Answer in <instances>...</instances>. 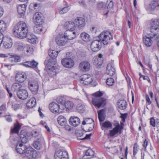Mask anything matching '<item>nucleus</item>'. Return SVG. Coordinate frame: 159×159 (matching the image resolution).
<instances>
[{
    "label": "nucleus",
    "instance_id": "1",
    "mask_svg": "<svg viewBox=\"0 0 159 159\" xmlns=\"http://www.w3.org/2000/svg\"><path fill=\"white\" fill-rule=\"evenodd\" d=\"M13 31L16 37L20 39L25 38L29 32V26L24 21H19L14 26Z\"/></svg>",
    "mask_w": 159,
    "mask_h": 159
},
{
    "label": "nucleus",
    "instance_id": "2",
    "mask_svg": "<svg viewBox=\"0 0 159 159\" xmlns=\"http://www.w3.org/2000/svg\"><path fill=\"white\" fill-rule=\"evenodd\" d=\"M30 134L25 130H22L20 132V138L16 137H10V141L11 143L13 144L19 145L20 143V140L21 142L24 143H26L28 141Z\"/></svg>",
    "mask_w": 159,
    "mask_h": 159
},
{
    "label": "nucleus",
    "instance_id": "3",
    "mask_svg": "<svg viewBox=\"0 0 159 159\" xmlns=\"http://www.w3.org/2000/svg\"><path fill=\"white\" fill-rule=\"evenodd\" d=\"M103 95V93L99 91L92 94V102L95 107L99 108L101 106L106 103V99L100 98Z\"/></svg>",
    "mask_w": 159,
    "mask_h": 159
},
{
    "label": "nucleus",
    "instance_id": "4",
    "mask_svg": "<svg viewBox=\"0 0 159 159\" xmlns=\"http://www.w3.org/2000/svg\"><path fill=\"white\" fill-rule=\"evenodd\" d=\"M99 38L104 45H107L109 41L112 39V36L110 32L106 31L102 32L99 35Z\"/></svg>",
    "mask_w": 159,
    "mask_h": 159
},
{
    "label": "nucleus",
    "instance_id": "5",
    "mask_svg": "<svg viewBox=\"0 0 159 159\" xmlns=\"http://www.w3.org/2000/svg\"><path fill=\"white\" fill-rule=\"evenodd\" d=\"M55 63V61L52 59H49L45 61V64L47 66L48 69L53 73H56L59 72V69L58 67L56 66Z\"/></svg>",
    "mask_w": 159,
    "mask_h": 159
},
{
    "label": "nucleus",
    "instance_id": "6",
    "mask_svg": "<svg viewBox=\"0 0 159 159\" xmlns=\"http://www.w3.org/2000/svg\"><path fill=\"white\" fill-rule=\"evenodd\" d=\"M80 82L84 85H88L93 80V78L90 75L84 74L80 77Z\"/></svg>",
    "mask_w": 159,
    "mask_h": 159
},
{
    "label": "nucleus",
    "instance_id": "7",
    "mask_svg": "<svg viewBox=\"0 0 159 159\" xmlns=\"http://www.w3.org/2000/svg\"><path fill=\"white\" fill-rule=\"evenodd\" d=\"M123 123H120V125L119 123L113 128L112 129L110 130L109 133L108 134V136L111 137L114 136L116 134H118L119 132L121 133V130L123 129Z\"/></svg>",
    "mask_w": 159,
    "mask_h": 159
},
{
    "label": "nucleus",
    "instance_id": "8",
    "mask_svg": "<svg viewBox=\"0 0 159 159\" xmlns=\"http://www.w3.org/2000/svg\"><path fill=\"white\" fill-rule=\"evenodd\" d=\"M61 63L62 65L66 68H70L74 65V62L71 57H66L62 59Z\"/></svg>",
    "mask_w": 159,
    "mask_h": 159
},
{
    "label": "nucleus",
    "instance_id": "9",
    "mask_svg": "<svg viewBox=\"0 0 159 159\" xmlns=\"http://www.w3.org/2000/svg\"><path fill=\"white\" fill-rule=\"evenodd\" d=\"M57 44L59 46H64L67 43V40L65 36L59 34L56 37L55 39Z\"/></svg>",
    "mask_w": 159,
    "mask_h": 159
},
{
    "label": "nucleus",
    "instance_id": "10",
    "mask_svg": "<svg viewBox=\"0 0 159 159\" xmlns=\"http://www.w3.org/2000/svg\"><path fill=\"white\" fill-rule=\"evenodd\" d=\"M80 70L83 72L88 71L90 68V65L89 63L87 61H84L81 62L79 65Z\"/></svg>",
    "mask_w": 159,
    "mask_h": 159
},
{
    "label": "nucleus",
    "instance_id": "11",
    "mask_svg": "<svg viewBox=\"0 0 159 159\" xmlns=\"http://www.w3.org/2000/svg\"><path fill=\"white\" fill-rule=\"evenodd\" d=\"M101 48V42L98 40H94L92 42L91 44V48L93 52L98 51Z\"/></svg>",
    "mask_w": 159,
    "mask_h": 159
},
{
    "label": "nucleus",
    "instance_id": "12",
    "mask_svg": "<svg viewBox=\"0 0 159 159\" xmlns=\"http://www.w3.org/2000/svg\"><path fill=\"white\" fill-rule=\"evenodd\" d=\"M75 21L76 27L78 28H82L85 25V20L82 17H77L75 19Z\"/></svg>",
    "mask_w": 159,
    "mask_h": 159
},
{
    "label": "nucleus",
    "instance_id": "13",
    "mask_svg": "<svg viewBox=\"0 0 159 159\" xmlns=\"http://www.w3.org/2000/svg\"><path fill=\"white\" fill-rule=\"evenodd\" d=\"M55 159H68V153L65 151H58L55 153Z\"/></svg>",
    "mask_w": 159,
    "mask_h": 159
},
{
    "label": "nucleus",
    "instance_id": "14",
    "mask_svg": "<svg viewBox=\"0 0 159 159\" xmlns=\"http://www.w3.org/2000/svg\"><path fill=\"white\" fill-rule=\"evenodd\" d=\"M25 154L26 157L29 159L34 158L36 157V151H34L33 148L30 147L27 148Z\"/></svg>",
    "mask_w": 159,
    "mask_h": 159
},
{
    "label": "nucleus",
    "instance_id": "15",
    "mask_svg": "<svg viewBox=\"0 0 159 159\" xmlns=\"http://www.w3.org/2000/svg\"><path fill=\"white\" fill-rule=\"evenodd\" d=\"M103 61L102 55L99 54L98 56H95L93 58V64L97 67H99L102 65Z\"/></svg>",
    "mask_w": 159,
    "mask_h": 159
},
{
    "label": "nucleus",
    "instance_id": "16",
    "mask_svg": "<svg viewBox=\"0 0 159 159\" xmlns=\"http://www.w3.org/2000/svg\"><path fill=\"white\" fill-rule=\"evenodd\" d=\"M17 96L20 99L25 100L28 97V94L26 90L22 89L18 90L17 93Z\"/></svg>",
    "mask_w": 159,
    "mask_h": 159
},
{
    "label": "nucleus",
    "instance_id": "17",
    "mask_svg": "<svg viewBox=\"0 0 159 159\" xmlns=\"http://www.w3.org/2000/svg\"><path fill=\"white\" fill-rule=\"evenodd\" d=\"M33 19L34 23L37 25H41L43 22V19L41 13H35L34 15Z\"/></svg>",
    "mask_w": 159,
    "mask_h": 159
},
{
    "label": "nucleus",
    "instance_id": "18",
    "mask_svg": "<svg viewBox=\"0 0 159 159\" xmlns=\"http://www.w3.org/2000/svg\"><path fill=\"white\" fill-rule=\"evenodd\" d=\"M30 90L32 92L37 93L39 89V85L37 81H29L28 83Z\"/></svg>",
    "mask_w": 159,
    "mask_h": 159
},
{
    "label": "nucleus",
    "instance_id": "19",
    "mask_svg": "<svg viewBox=\"0 0 159 159\" xmlns=\"http://www.w3.org/2000/svg\"><path fill=\"white\" fill-rule=\"evenodd\" d=\"M3 45L6 48H11L12 45L11 39L9 36H5L3 40Z\"/></svg>",
    "mask_w": 159,
    "mask_h": 159
},
{
    "label": "nucleus",
    "instance_id": "20",
    "mask_svg": "<svg viewBox=\"0 0 159 159\" xmlns=\"http://www.w3.org/2000/svg\"><path fill=\"white\" fill-rule=\"evenodd\" d=\"M64 35L67 40H72L76 37V33L74 30H67L65 33Z\"/></svg>",
    "mask_w": 159,
    "mask_h": 159
},
{
    "label": "nucleus",
    "instance_id": "21",
    "mask_svg": "<svg viewBox=\"0 0 159 159\" xmlns=\"http://www.w3.org/2000/svg\"><path fill=\"white\" fill-rule=\"evenodd\" d=\"M23 66L26 67H32L36 68L38 63L36 62L34 60L32 61H26L25 62L21 63Z\"/></svg>",
    "mask_w": 159,
    "mask_h": 159
},
{
    "label": "nucleus",
    "instance_id": "22",
    "mask_svg": "<svg viewBox=\"0 0 159 159\" xmlns=\"http://www.w3.org/2000/svg\"><path fill=\"white\" fill-rule=\"evenodd\" d=\"M49 108L53 113H57L59 111V104L55 102L50 103L49 105Z\"/></svg>",
    "mask_w": 159,
    "mask_h": 159
},
{
    "label": "nucleus",
    "instance_id": "23",
    "mask_svg": "<svg viewBox=\"0 0 159 159\" xmlns=\"http://www.w3.org/2000/svg\"><path fill=\"white\" fill-rule=\"evenodd\" d=\"M27 148L25 146L21 143L16 145V150L17 153L21 154L25 153Z\"/></svg>",
    "mask_w": 159,
    "mask_h": 159
},
{
    "label": "nucleus",
    "instance_id": "24",
    "mask_svg": "<svg viewBox=\"0 0 159 159\" xmlns=\"http://www.w3.org/2000/svg\"><path fill=\"white\" fill-rule=\"evenodd\" d=\"M70 123L72 126L76 127L80 123V119L77 117L71 116L69 120Z\"/></svg>",
    "mask_w": 159,
    "mask_h": 159
},
{
    "label": "nucleus",
    "instance_id": "25",
    "mask_svg": "<svg viewBox=\"0 0 159 159\" xmlns=\"http://www.w3.org/2000/svg\"><path fill=\"white\" fill-rule=\"evenodd\" d=\"M115 71L113 65L111 63L108 64L107 67L106 73L110 76H112L115 74Z\"/></svg>",
    "mask_w": 159,
    "mask_h": 159
},
{
    "label": "nucleus",
    "instance_id": "26",
    "mask_svg": "<svg viewBox=\"0 0 159 159\" xmlns=\"http://www.w3.org/2000/svg\"><path fill=\"white\" fill-rule=\"evenodd\" d=\"M26 6L25 4L20 5L17 7V11L18 14L21 16H23L26 10Z\"/></svg>",
    "mask_w": 159,
    "mask_h": 159
},
{
    "label": "nucleus",
    "instance_id": "27",
    "mask_svg": "<svg viewBox=\"0 0 159 159\" xmlns=\"http://www.w3.org/2000/svg\"><path fill=\"white\" fill-rule=\"evenodd\" d=\"M26 78V74L24 73H19L16 74L15 76V79L16 80L22 83L24 82Z\"/></svg>",
    "mask_w": 159,
    "mask_h": 159
},
{
    "label": "nucleus",
    "instance_id": "28",
    "mask_svg": "<svg viewBox=\"0 0 159 159\" xmlns=\"http://www.w3.org/2000/svg\"><path fill=\"white\" fill-rule=\"evenodd\" d=\"M65 27L67 30H74L76 26L75 23L71 21L66 22L65 25Z\"/></svg>",
    "mask_w": 159,
    "mask_h": 159
},
{
    "label": "nucleus",
    "instance_id": "29",
    "mask_svg": "<svg viewBox=\"0 0 159 159\" xmlns=\"http://www.w3.org/2000/svg\"><path fill=\"white\" fill-rule=\"evenodd\" d=\"M34 32L37 33L41 34L44 33L46 29L40 25H37L34 28Z\"/></svg>",
    "mask_w": 159,
    "mask_h": 159
},
{
    "label": "nucleus",
    "instance_id": "30",
    "mask_svg": "<svg viewBox=\"0 0 159 159\" xmlns=\"http://www.w3.org/2000/svg\"><path fill=\"white\" fill-rule=\"evenodd\" d=\"M153 35H151L150 37H145L143 38V41L145 45L148 47H150L152 44V41L151 39L155 40L154 39L152 38L151 37H152Z\"/></svg>",
    "mask_w": 159,
    "mask_h": 159
},
{
    "label": "nucleus",
    "instance_id": "31",
    "mask_svg": "<svg viewBox=\"0 0 159 159\" xmlns=\"http://www.w3.org/2000/svg\"><path fill=\"white\" fill-rule=\"evenodd\" d=\"M117 105L119 108L121 110L125 109L127 106L126 101L122 99L119 100L117 102Z\"/></svg>",
    "mask_w": 159,
    "mask_h": 159
},
{
    "label": "nucleus",
    "instance_id": "32",
    "mask_svg": "<svg viewBox=\"0 0 159 159\" xmlns=\"http://www.w3.org/2000/svg\"><path fill=\"white\" fill-rule=\"evenodd\" d=\"M159 30V21L156 20L153 21L151 24V31L153 32L155 30Z\"/></svg>",
    "mask_w": 159,
    "mask_h": 159
},
{
    "label": "nucleus",
    "instance_id": "33",
    "mask_svg": "<svg viewBox=\"0 0 159 159\" xmlns=\"http://www.w3.org/2000/svg\"><path fill=\"white\" fill-rule=\"evenodd\" d=\"M57 120L58 124L62 126H65L66 124V119L62 116H59Z\"/></svg>",
    "mask_w": 159,
    "mask_h": 159
},
{
    "label": "nucleus",
    "instance_id": "34",
    "mask_svg": "<svg viewBox=\"0 0 159 159\" xmlns=\"http://www.w3.org/2000/svg\"><path fill=\"white\" fill-rule=\"evenodd\" d=\"M21 125L17 121L16 123L14 124V127L11 128V132L13 133L18 134Z\"/></svg>",
    "mask_w": 159,
    "mask_h": 159
},
{
    "label": "nucleus",
    "instance_id": "35",
    "mask_svg": "<svg viewBox=\"0 0 159 159\" xmlns=\"http://www.w3.org/2000/svg\"><path fill=\"white\" fill-rule=\"evenodd\" d=\"M27 40L31 44L35 43L37 38L36 36L33 34H30L27 36Z\"/></svg>",
    "mask_w": 159,
    "mask_h": 159
},
{
    "label": "nucleus",
    "instance_id": "36",
    "mask_svg": "<svg viewBox=\"0 0 159 159\" xmlns=\"http://www.w3.org/2000/svg\"><path fill=\"white\" fill-rule=\"evenodd\" d=\"M36 104V101L35 98L32 97L27 102L26 106L29 108H31L34 107Z\"/></svg>",
    "mask_w": 159,
    "mask_h": 159
},
{
    "label": "nucleus",
    "instance_id": "37",
    "mask_svg": "<svg viewBox=\"0 0 159 159\" xmlns=\"http://www.w3.org/2000/svg\"><path fill=\"white\" fill-rule=\"evenodd\" d=\"M80 37L82 39L86 42H89L90 40V36L87 33L83 32L80 34Z\"/></svg>",
    "mask_w": 159,
    "mask_h": 159
},
{
    "label": "nucleus",
    "instance_id": "38",
    "mask_svg": "<svg viewBox=\"0 0 159 159\" xmlns=\"http://www.w3.org/2000/svg\"><path fill=\"white\" fill-rule=\"evenodd\" d=\"M10 60L12 62H16L20 61L21 59L19 56L13 53H11Z\"/></svg>",
    "mask_w": 159,
    "mask_h": 159
},
{
    "label": "nucleus",
    "instance_id": "39",
    "mask_svg": "<svg viewBox=\"0 0 159 159\" xmlns=\"http://www.w3.org/2000/svg\"><path fill=\"white\" fill-rule=\"evenodd\" d=\"M159 0H156V1H151L149 4V7L152 9H159V3L157 1Z\"/></svg>",
    "mask_w": 159,
    "mask_h": 159
},
{
    "label": "nucleus",
    "instance_id": "40",
    "mask_svg": "<svg viewBox=\"0 0 159 159\" xmlns=\"http://www.w3.org/2000/svg\"><path fill=\"white\" fill-rule=\"evenodd\" d=\"M112 127L111 123L109 121H105L102 124V129H111Z\"/></svg>",
    "mask_w": 159,
    "mask_h": 159
},
{
    "label": "nucleus",
    "instance_id": "41",
    "mask_svg": "<svg viewBox=\"0 0 159 159\" xmlns=\"http://www.w3.org/2000/svg\"><path fill=\"white\" fill-rule=\"evenodd\" d=\"M34 50V48L32 46L27 45L24 47V52L25 53H26V52L27 54L32 53Z\"/></svg>",
    "mask_w": 159,
    "mask_h": 159
},
{
    "label": "nucleus",
    "instance_id": "42",
    "mask_svg": "<svg viewBox=\"0 0 159 159\" xmlns=\"http://www.w3.org/2000/svg\"><path fill=\"white\" fill-rule=\"evenodd\" d=\"M22 87V85L17 83H14L11 86V90L13 91H16L19 90H21L20 89Z\"/></svg>",
    "mask_w": 159,
    "mask_h": 159
},
{
    "label": "nucleus",
    "instance_id": "43",
    "mask_svg": "<svg viewBox=\"0 0 159 159\" xmlns=\"http://www.w3.org/2000/svg\"><path fill=\"white\" fill-rule=\"evenodd\" d=\"M94 154V152L91 149H89L87 150L85 152V155L83 157L84 159H86L85 158L86 156H88L87 158H91L93 157Z\"/></svg>",
    "mask_w": 159,
    "mask_h": 159
},
{
    "label": "nucleus",
    "instance_id": "44",
    "mask_svg": "<svg viewBox=\"0 0 159 159\" xmlns=\"http://www.w3.org/2000/svg\"><path fill=\"white\" fill-rule=\"evenodd\" d=\"M65 105L66 109H71L74 107V104L72 101H66L65 102Z\"/></svg>",
    "mask_w": 159,
    "mask_h": 159
},
{
    "label": "nucleus",
    "instance_id": "45",
    "mask_svg": "<svg viewBox=\"0 0 159 159\" xmlns=\"http://www.w3.org/2000/svg\"><path fill=\"white\" fill-rule=\"evenodd\" d=\"M58 54V51H56L53 50H50L48 51L49 55L52 58H56L57 57Z\"/></svg>",
    "mask_w": 159,
    "mask_h": 159
},
{
    "label": "nucleus",
    "instance_id": "46",
    "mask_svg": "<svg viewBox=\"0 0 159 159\" xmlns=\"http://www.w3.org/2000/svg\"><path fill=\"white\" fill-rule=\"evenodd\" d=\"M6 24L2 20H0V32H3L6 30Z\"/></svg>",
    "mask_w": 159,
    "mask_h": 159
},
{
    "label": "nucleus",
    "instance_id": "47",
    "mask_svg": "<svg viewBox=\"0 0 159 159\" xmlns=\"http://www.w3.org/2000/svg\"><path fill=\"white\" fill-rule=\"evenodd\" d=\"M76 109L79 112H83L84 110V106L82 104H79L77 105Z\"/></svg>",
    "mask_w": 159,
    "mask_h": 159
},
{
    "label": "nucleus",
    "instance_id": "48",
    "mask_svg": "<svg viewBox=\"0 0 159 159\" xmlns=\"http://www.w3.org/2000/svg\"><path fill=\"white\" fill-rule=\"evenodd\" d=\"M98 116L99 120L100 121H103L105 119L103 116V111L100 110L98 112Z\"/></svg>",
    "mask_w": 159,
    "mask_h": 159
},
{
    "label": "nucleus",
    "instance_id": "49",
    "mask_svg": "<svg viewBox=\"0 0 159 159\" xmlns=\"http://www.w3.org/2000/svg\"><path fill=\"white\" fill-rule=\"evenodd\" d=\"M114 80L111 78H108L106 81L107 85L109 86H112L114 83Z\"/></svg>",
    "mask_w": 159,
    "mask_h": 159
},
{
    "label": "nucleus",
    "instance_id": "50",
    "mask_svg": "<svg viewBox=\"0 0 159 159\" xmlns=\"http://www.w3.org/2000/svg\"><path fill=\"white\" fill-rule=\"evenodd\" d=\"M34 147L38 150H39L41 148V145L39 141H35L33 143Z\"/></svg>",
    "mask_w": 159,
    "mask_h": 159
},
{
    "label": "nucleus",
    "instance_id": "51",
    "mask_svg": "<svg viewBox=\"0 0 159 159\" xmlns=\"http://www.w3.org/2000/svg\"><path fill=\"white\" fill-rule=\"evenodd\" d=\"M56 101L59 104H61L65 103L66 101H65V99L64 98L62 97H59L57 98Z\"/></svg>",
    "mask_w": 159,
    "mask_h": 159
},
{
    "label": "nucleus",
    "instance_id": "52",
    "mask_svg": "<svg viewBox=\"0 0 159 159\" xmlns=\"http://www.w3.org/2000/svg\"><path fill=\"white\" fill-rule=\"evenodd\" d=\"M97 7L98 9H101L106 7V4L104 2H101L98 3Z\"/></svg>",
    "mask_w": 159,
    "mask_h": 159
},
{
    "label": "nucleus",
    "instance_id": "53",
    "mask_svg": "<svg viewBox=\"0 0 159 159\" xmlns=\"http://www.w3.org/2000/svg\"><path fill=\"white\" fill-rule=\"evenodd\" d=\"M70 9L69 7H65L59 11V13L61 14H63L67 12Z\"/></svg>",
    "mask_w": 159,
    "mask_h": 159
},
{
    "label": "nucleus",
    "instance_id": "54",
    "mask_svg": "<svg viewBox=\"0 0 159 159\" xmlns=\"http://www.w3.org/2000/svg\"><path fill=\"white\" fill-rule=\"evenodd\" d=\"M40 123L42 125H43V126L45 128V129L47 130L48 132H50V130L49 128L48 127V125H47L45 121H41Z\"/></svg>",
    "mask_w": 159,
    "mask_h": 159
},
{
    "label": "nucleus",
    "instance_id": "55",
    "mask_svg": "<svg viewBox=\"0 0 159 159\" xmlns=\"http://www.w3.org/2000/svg\"><path fill=\"white\" fill-rule=\"evenodd\" d=\"M138 146L137 144L135 143L134 144L133 147V154L135 155L137 153V149L138 148Z\"/></svg>",
    "mask_w": 159,
    "mask_h": 159
},
{
    "label": "nucleus",
    "instance_id": "56",
    "mask_svg": "<svg viewBox=\"0 0 159 159\" xmlns=\"http://www.w3.org/2000/svg\"><path fill=\"white\" fill-rule=\"evenodd\" d=\"M65 104V103H64ZM59 111L60 112H61L63 111L66 108L65 107V104L64 105L63 104H59Z\"/></svg>",
    "mask_w": 159,
    "mask_h": 159
},
{
    "label": "nucleus",
    "instance_id": "57",
    "mask_svg": "<svg viewBox=\"0 0 159 159\" xmlns=\"http://www.w3.org/2000/svg\"><path fill=\"white\" fill-rule=\"evenodd\" d=\"M25 46L22 43H19L17 46V48L19 50H22L24 52V48Z\"/></svg>",
    "mask_w": 159,
    "mask_h": 159
},
{
    "label": "nucleus",
    "instance_id": "58",
    "mask_svg": "<svg viewBox=\"0 0 159 159\" xmlns=\"http://www.w3.org/2000/svg\"><path fill=\"white\" fill-rule=\"evenodd\" d=\"M12 107L15 110H16L19 109L20 107V104H12Z\"/></svg>",
    "mask_w": 159,
    "mask_h": 159
},
{
    "label": "nucleus",
    "instance_id": "59",
    "mask_svg": "<svg viewBox=\"0 0 159 159\" xmlns=\"http://www.w3.org/2000/svg\"><path fill=\"white\" fill-rule=\"evenodd\" d=\"M11 54V53H10L7 54H0V57H8L9 59V60H10Z\"/></svg>",
    "mask_w": 159,
    "mask_h": 159
},
{
    "label": "nucleus",
    "instance_id": "60",
    "mask_svg": "<svg viewBox=\"0 0 159 159\" xmlns=\"http://www.w3.org/2000/svg\"><path fill=\"white\" fill-rule=\"evenodd\" d=\"M150 123V125L153 127H155V120L153 118H151Z\"/></svg>",
    "mask_w": 159,
    "mask_h": 159
},
{
    "label": "nucleus",
    "instance_id": "61",
    "mask_svg": "<svg viewBox=\"0 0 159 159\" xmlns=\"http://www.w3.org/2000/svg\"><path fill=\"white\" fill-rule=\"evenodd\" d=\"M86 120V121H83L82 122V124L83 125H84L86 124V122H87L88 121V120H89V121L90 122V123H89V124H91L92 122H93V120L91 118H89L88 119L86 120Z\"/></svg>",
    "mask_w": 159,
    "mask_h": 159
},
{
    "label": "nucleus",
    "instance_id": "62",
    "mask_svg": "<svg viewBox=\"0 0 159 159\" xmlns=\"http://www.w3.org/2000/svg\"><path fill=\"white\" fill-rule=\"evenodd\" d=\"M151 37L155 40H157L159 39V34H154L153 35V36Z\"/></svg>",
    "mask_w": 159,
    "mask_h": 159
},
{
    "label": "nucleus",
    "instance_id": "63",
    "mask_svg": "<svg viewBox=\"0 0 159 159\" xmlns=\"http://www.w3.org/2000/svg\"><path fill=\"white\" fill-rule=\"evenodd\" d=\"M39 134V133L36 131H33L32 134V136L34 138L37 137Z\"/></svg>",
    "mask_w": 159,
    "mask_h": 159
},
{
    "label": "nucleus",
    "instance_id": "64",
    "mask_svg": "<svg viewBox=\"0 0 159 159\" xmlns=\"http://www.w3.org/2000/svg\"><path fill=\"white\" fill-rule=\"evenodd\" d=\"M3 35L1 33H0V46L2 43L4 38Z\"/></svg>",
    "mask_w": 159,
    "mask_h": 159
}]
</instances>
